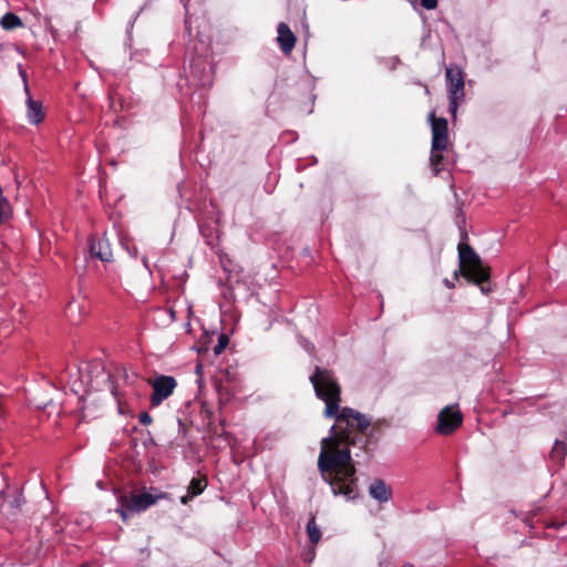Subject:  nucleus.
Wrapping results in <instances>:
<instances>
[{
  "label": "nucleus",
  "mask_w": 567,
  "mask_h": 567,
  "mask_svg": "<svg viewBox=\"0 0 567 567\" xmlns=\"http://www.w3.org/2000/svg\"><path fill=\"white\" fill-rule=\"evenodd\" d=\"M310 381L316 395L326 404L323 415L336 420L330 435L321 441L318 468L333 495L354 499L358 485L349 447L370 426V420L351 408L340 406L341 388L331 371L317 367Z\"/></svg>",
  "instance_id": "f257e3e1"
},
{
  "label": "nucleus",
  "mask_w": 567,
  "mask_h": 567,
  "mask_svg": "<svg viewBox=\"0 0 567 567\" xmlns=\"http://www.w3.org/2000/svg\"><path fill=\"white\" fill-rule=\"evenodd\" d=\"M458 257L460 270L454 272L455 278L462 274L466 279L478 285L488 279V270L483 267L481 258L468 245H458Z\"/></svg>",
  "instance_id": "f03ea898"
},
{
  "label": "nucleus",
  "mask_w": 567,
  "mask_h": 567,
  "mask_svg": "<svg viewBox=\"0 0 567 567\" xmlns=\"http://www.w3.org/2000/svg\"><path fill=\"white\" fill-rule=\"evenodd\" d=\"M446 85L449 110L451 115L455 120L458 106L465 101L464 74L460 68H446Z\"/></svg>",
  "instance_id": "7ed1b4c3"
},
{
  "label": "nucleus",
  "mask_w": 567,
  "mask_h": 567,
  "mask_svg": "<svg viewBox=\"0 0 567 567\" xmlns=\"http://www.w3.org/2000/svg\"><path fill=\"white\" fill-rule=\"evenodd\" d=\"M430 118L432 125V154L430 161L431 165L437 173L439 169L436 166L442 162L443 158L439 152L444 151L449 143L447 121L442 117H435L434 114H431Z\"/></svg>",
  "instance_id": "20e7f679"
},
{
  "label": "nucleus",
  "mask_w": 567,
  "mask_h": 567,
  "mask_svg": "<svg viewBox=\"0 0 567 567\" xmlns=\"http://www.w3.org/2000/svg\"><path fill=\"white\" fill-rule=\"evenodd\" d=\"M158 497L153 496L150 493H142L138 495H123L120 497V508L117 513L122 517L123 520L127 519L128 512L140 513L155 504Z\"/></svg>",
  "instance_id": "39448f33"
},
{
  "label": "nucleus",
  "mask_w": 567,
  "mask_h": 567,
  "mask_svg": "<svg viewBox=\"0 0 567 567\" xmlns=\"http://www.w3.org/2000/svg\"><path fill=\"white\" fill-rule=\"evenodd\" d=\"M463 414L457 404L443 408L437 415L436 432L442 435H450L461 426Z\"/></svg>",
  "instance_id": "423d86ee"
},
{
  "label": "nucleus",
  "mask_w": 567,
  "mask_h": 567,
  "mask_svg": "<svg viewBox=\"0 0 567 567\" xmlns=\"http://www.w3.org/2000/svg\"><path fill=\"white\" fill-rule=\"evenodd\" d=\"M148 383L153 388V394L151 396V405L157 406L164 400H166L176 388L177 383L173 377L159 375L155 379H150Z\"/></svg>",
  "instance_id": "0eeeda50"
},
{
  "label": "nucleus",
  "mask_w": 567,
  "mask_h": 567,
  "mask_svg": "<svg viewBox=\"0 0 567 567\" xmlns=\"http://www.w3.org/2000/svg\"><path fill=\"white\" fill-rule=\"evenodd\" d=\"M90 254L92 257L103 262H110L113 259L111 244L106 238L92 239L90 244Z\"/></svg>",
  "instance_id": "6e6552de"
},
{
  "label": "nucleus",
  "mask_w": 567,
  "mask_h": 567,
  "mask_svg": "<svg viewBox=\"0 0 567 567\" xmlns=\"http://www.w3.org/2000/svg\"><path fill=\"white\" fill-rule=\"evenodd\" d=\"M20 73H21V76H22L23 82H24V91L28 94V100H27V106H28L27 117H28V120H29V122L31 124H39L40 122H42V120L44 117L42 105H41L40 102H37V101L31 99L30 93H29V87L27 85L25 74H24L23 71H20Z\"/></svg>",
  "instance_id": "1a4fd4ad"
},
{
  "label": "nucleus",
  "mask_w": 567,
  "mask_h": 567,
  "mask_svg": "<svg viewBox=\"0 0 567 567\" xmlns=\"http://www.w3.org/2000/svg\"><path fill=\"white\" fill-rule=\"evenodd\" d=\"M369 495L379 503L388 502L392 496V489L382 480H374L369 486Z\"/></svg>",
  "instance_id": "9d476101"
},
{
  "label": "nucleus",
  "mask_w": 567,
  "mask_h": 567,
  "mask_svg": "<svg viewBox=\"0 0 567 567\" xmlns=\"http://www.w3.org/2000/svg\"><path fill=\"white\" fill-rule=\"evenodd\" d=\"M278 42L285 53H290L296 43V37L284 22L278 25Z\"/></svg>",
  "instance_id": "9b49d317"
},
{
  "label": "nucleus",
  "mask_w": 567,
  "mask_h": 567,
  "mask_svg": "<svg viewBox=\"0 0 567 567\" xmlns=\"http://www.w3.org/2000/svg\"><path fill=\"white\" fill-rule=\"evenodd\" d=\"M206 486L207 481L205 477L193 478L189 483L187 494L181 497V502L187 504L193 497L202 494Z\"/></svg>",
  "instance_id": "f8f14e48"
},
{
  "label": "nucleus",
  "mask_w": 567,
  "mask_h": 567,
  "mask_svg": "<svg viewBox=\"0 0 567 567\" xmlns=\"http://www.w3.org/2000/svg\"><path fill=\"white\" fill-rule=\"evenodd\" d=\"M307 534L312 546L317 545L321 539V530L316 524L315 516H312L308 522Z\"/></svg>",
  "instance_id": "ddd939ff"
},
{
  "label": "nucleus",
  "mask_w": 567,
  "mask_h": 567,
  "mask_svg": "<svg viewBox=\"0 0 567 567\" xmlns=\"http://www.w3.org/2000/svg\"><path fill=\"white\" fill-rule=\"evenodd\" d=\"M0 24L6 30H13V29H16L18 27H21L22 22H21L19 17H17L16 14L9 12V13H6L1 18Z\"/></svg>",
  "instance_id": "4468645a"
},
{
  "label": "nucleus",
  "mask_w": 567,
  "mask_h": 567,
  "mask_svg": "<svg viewBox=\"0 0 567 567\" xmlns=\"http://www.w3.org/2000/svg\"><path fill=\"white\" fill-rule=\"evenodd\" d=\"M566 454H567L566 445L563 442L557 441L551 451L553 457L557 458V460H563L566 456Z\"/></svg>",
  "instance_id": "2eb2a0df"
},
{
  "label": "nucleus",
  "mask_w": 567,
  "mask_h": 567,
  "mask_svg": "<svg viewBox=\"0 0 567 567\" xmlns=\"http://www.w3.org/2000/svg\"><path fill=\"white\" fill-rule=\"evenodd\" d=\"M4 504H8L11 508H19L21 505V495L17 493L14 496L9 498L4 493L1 494Z\"/></svg>",
  "instance_id": "dca6fc26"
},
{
  "label": "nucleus",
  "mask_w": 567,
  "mask_h": 567,
  "mask_svg": "<svg viewBox=\"0 0 567 567\" xmlns=\"http://www.w3.org/2000/svg\"><path fill=\"white\" fill-rule=\"evenodd\" d=\"M228 343V338L226 336H220L218 340V344L214 348V352L216 355L220 354L223 350L226 348Z\"/></svg>",
  "instance_id": "f3484780"
},
{
  "label": "nucleus",
  "mask_w": 567,
  "mask_h": 567,
  "mask_svg": "<svg viewBox=\"0 0 567 567\" xmlns=\"http://www.w3.org/2000/svg\"><path fill=\"white\" fill-rule=\"evenodd\" d=\"M422 7L427 10L435 9L437 6V0H419Z\"/></svg>",
  "instance_id": "a211bd4d"
},
{
  "label": "nucleus",
  "mask_w": 567,
  "mask_h": 567,
  "mask_svg": "<svg viewBox=\"0 0 567 567\" xmlns=\"http://www.w3.org/2000/svg\"><path fill=\"white\" fill-rule=\"evenodd\" d=\"M140 422H141L142 424H144V425H148V424H151V423H152V417L150 416V414H148V413L143 412V413H141V415H140Z\"/></svg>",
  "instance_id": "6ab92c4d"
},
{
  "label": "nucleus",
  "mask_w": 567,
  "mask_h": 567,
  "mask_svg": "<svg viewBox=\"0 0 567 567\" xmlns=\"http://www.w3.org/2000/svg\"><path fill=\"white\" fill-rule=\"evenodd\" d=\"M315 556H316V551H315V547L312 546V547H311V548L306 553V555H305V560H306L307 563H310V561H312V560H313Z\"/></svg>",
  "instance_id": "aec40b11"
},
{
  "label": "nucleus",
  "mask_w": 567,
  "mask_h": 567,
  "mask_svg": "<svg viewBox=\"0 0 567 567\" xmlns=\"http://www.w3.org/2000/svg\"><path fill=\"white\" fill-rule=\"evenodd\" d=\"M195 372H196V374L198 375V378L200 380L202 379V374H203V364L202 363H197L196 364Z\"/></svg>",
  "instance_id": "412c9836"
},
{
  "label": "nucleus",
  "mask_w": 567,
  "mask_h": 567,
  "mask_svg": "<svg viewBox=\"0 0 567 567\" xmlns=\"http://www.w3.org/2000/svg\"><path fill=\"white\" fill-rule=\"evenodd\" d=\"M12 173H13V175H14L16 184H17V186L19 187L21 183H20V181H19L18 174H17L14 171H13Z\"/></svg>",
  "instance_id": "4be33fe9"
},
{
  "label": "nucleus",
  "mask_w": 567,
  "mask_h": 567,
  "mask_svg": "<svg viewBox=\"0 0 567 567\" xmlns=\"http://www.w3.org/2000/svg\"><path fill=\"white\" fill-rule=\"evenodd\" d=\"M128 250V252L133 256V257H136L137 255V249L134 248L133 250H131L128 247L126 248Z\"/></svg>",
  "instance_id": "5701e85b"
},
{
  "label": "nucleus",
  "mask_w": 567,
  "mask_h": 567,
  "mask_svg": "<svg viewBox=\"0 0 567 567\" xmlns=\"http://www.w3.org/2000/svg\"><path fill=\"white\" fill-rule=\"evenodd\" d=\"M444 282H445V285H446L449 288H453V287H454V284H453V282H450L449 280H445Z\"/></svg>",
  "instance_id": "b1692460"
},
{
  "label": "nucleus",
  "mask_w": 567,
  "mask_h": 567,
  "mask_svg": "<svg viewBox=\"0 0 567 567\" xmlns=\"http://www.w3.org/2000/svg\"><path fill=\"white\" fill-rule=\"evenodd\" d=\"M123 377H124L125 380L128 379V374H127V372L125 370H123Z\"/></svg>",
  "instance_id": "393cba45"
},
{
  "label": "nucleus",
  "mask_w": 567,
  "mask_h": 567,
  "mask_svg": "<svg viewBox=\"0 0 567 567\" xmlns=\"http://www.w3.org/2000/svg\"><path fill=\"white\" fill-rule=\"evenodd\" d=\"M6 4L4 0H0V8H3Z\"/></svg>",
  "instance_id": "a878e982"
},
{
  "label": "nucleus",
  "mask_w": 567,
  "mask_h": 567,
  "mask_svg": "<svg viewBox=\"0 0 567 567\" xmlns=\"http://www.w3.org/2000/svg\"><path fill=\"white\" fill-rule=\"evenodd\" d=\"M481 290H482V292L487 293V290L485 289V287L482 286Z\"/></svg>",
  "instance_id": "bb28decb"
},
{
  "label": "nucleus",
  "mask_w": 567,
  "mask_h": 567,
  "mask_svg": "<svg viewBox=\"0 0 567 567\" xmlns=\"http://www.w3.org/2000/svg\"><path fill=\"white\" fill-rule=\"evenodd\" d=\"M143 264L147 266V259L145 257H143Z\"/></svg>",
  "instance_id": "cd10ccee"
}]
</instances>
